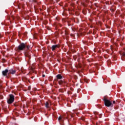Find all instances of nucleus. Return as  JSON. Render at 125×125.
<instances>
[{"instance_id": "nucleus-1", "label": "nucleus", "mask_w": 125, "mask_h": 125, "mask_svg": "<svg viewBox=\"0 0 125 125\" xmlns=\"http://www.w3.org/2000/svg\"><path fill=\"white\" fill-rule=\"evenodd\" d=\"M104 105L105 106H106V107L114 106V104H113V103H112V101L107 99V98L104 97Z\"/></svg>"}, {"instance_id": "nucleus-2", "label": "nucleus", "mask_w": 125, "mask_h": 125, "mask_svg": "<svg viewBox=\"0 0 125 125\" xmlns=\"http://www.w3.org/2000/svg\"><path fill=\"white\" fill-rule=\"evenodd\" d=\"M16 51L19 52V51H22L23 50H26V44L24 43H21L17 48H16Z\"/></svg>"}, {"instance_id": "nucleus-3", "label": "nucleus", "mask_w": 125, "mask_h": 125, "mask_svg": "<svg viewBox=\"0 0 125 125\" xmlns=\"http://www.w3.org/2000/svg\"><path fill=\"white\" fill-rule=\"evenodd\" d=\"M15 96L13 94L9 95V97L7 100V102L8 104H12L14 102Z\"/></svg>"}, {"instance_id": "nucleus-4", "label": "nucleus", "mask_w": 125, "mask_h": 125, "mask_svg": "<svg viewBox=\"0 0 125 125\" xmlns=\"http://www.w3.org/2000/svg\"><path fill=\"white\" fill-rule=\"evenodd\" d=\"M61 35H64V36H67V35H69V30L65 28H62L61 30Z\"/></svg>"}, {"instance_id": "nucleus-5", "label": "nucleus", "mask_w": 125, "mask_h": 125, "mask_svg": "<svg viewBox=\"0 0 125 125\" xmlns=\"http://www.w3.org/2000/svg\"><path fill=\"white\" fill-rule=\"evenodd\" d=\"M59 47H60V45L59 44L53 45L51 47V49L52 51H55L56 49L59 48Z\"/></svg>"}, {"instance_id": "nucleus-6", "label": "nucleus", "mask_w": 125, "mask_h": 125, "mask_svg": "<svg viewBox=\"0 0 125 125\" xmlns=\"http://www.w3.org/2000/svg\"><path fill=\"white\" fill-rule=\"evenodd\" d=\"M9 71V75H10L11 74L12 75H15L16 74V70L13 69V68H11Z\"/></svg>"}, {"instance_id": "nucleus-7", "label": "nucleus", "mask_w": 125, "mask_h": 125, "mask_svg": "<svg viewBox=\"0 0 125 125\" xmlns=\"http://www.w3.org/2000/svg\"><path fill=\"white\" fill-rule=\"evenodd\" d=\"M58 120L61 125H64V120H63L62 117H59Z\"/></svg>"}, {"instance_id": "nucleus-8", "label": "nucleus", "mask_w": 125, "mask_h": 125, "mask_svg": "<svg viewBox=\"0 0 125 125\" xmlns=\"http://www.w3.org/2000/svg\"><path fill=\"white\" fill-rule=\"evenodd\" d=\"M8 73H9V71H8V69H6L5 70H3L2 72V74L4 76H7V74Z\"/></svg>"}, {"instance_id": "nucleus-9", "label": "nucleus", "mask_w": 125, "mask_h": 125, "mask_svg": "<svg viewBox=\"0 0 125 125\" xmlns=\"http://www.w3.org/2000/svg\"><path fill=\"white\" fill-rule=\"evenodd\" d=\"M56 78L57 80H62V79H63V77H62V76H61V74H58L56 76Z\"/></svg>"}, {"instance_id": "nucleus-10", "label": "nucleus", "mask_w": 125, "mask_h": 125, "mask_svg": "<svg viewBox=\"0 0 125 125\" xmlns=\"http://www.w3.org/2000/svg\"><path fill=\"white\" fill-rule=\"evenodd\" d=\"M44 104L46 108H49V103L48 102H46Z\"/></svg>"}, {"instance_id": "nucleus-11", "label": "nucleus", "mask_w": 125, "mask_h": 125, "mask_svg": "<svg viewBox=\"0 0 125 125\" xmlns=\"http://www.w3.org/2000/svg\"><path fill=\"white\" fill-rule=\"evenodd\" d=\"M63 81H62V80H61V81H59V84L60 85H61V84H63Z\"/></svg>"}, {"instance_id": "nucleus-12", "label": "nucleus", "mask_w": 125, "mask_h": 125, "mask_svg": "<svg viewBox=\"0 0 125 125\" xmlns=\"http://www.w3.org/2000/svg\"><path fill=\"white\" fill-rule=\"evenodd\" d=\"M26 50H29V49H30V45H26Z\"/></svg>"}, {"instance_id": "nucleus-13", "label": "nucleus", "mask_w": 125, "mask_h": 125, "mask_svg": "<svg viewBox=\"0 0 125 125\" xmlns=\"http://www.w3.org/2000/svg\"><path fill=\"white\" fill-rule=\"evenodd\" d=\"M104 58H105V59H107L108 58V57H109V55H104Z\"/></svg>"}, {"instance_id": "nucleus-14", "label": "nucleus", "mask_w": 125, "mask_h": 125, "mask_svg": "<svg viewBox=\"0 0 125 125\" xmlns=\"http://www.w3.org/2000/svg\"><path fill=\"white\" fill-rule=\"evenodd\" d=\"M122 57H123V58H125V52H123L122 53Z\"/></svg>"}, {"instance_id": "nucleus-15", "label": "nucleus", "mask_w": 125, "mask_h": 125, "mask_svg": "<svg viewBox=\"0 0 125 125\" xmlns=\"http://www.w3.org/2000/svg\"><path fill=\"white\" fill-rule=\"evenodd\" d=\"M110 10L112 12H114V11H115V9H113L112 8H111Z\"/></svg>"}, {"instance_id": "nucleus-16", "label": "nucleus", "mask_w": 125, "mask_h": 125, "mask_svg": "<svg viewBox=\"0 0 125 125\" xmlns=\"http://www.w3.org/2000/svg\"><path fill=\"white\" fill-rule=\"evenodd\" d=\"M106 52H107V53H110V50L109 49L106 50Z\"/></svg>"}, {"instance_id": "nucleus-17", "label": "nucleus", "mask_w": 125, "mask_h": 125, "mask_svg": "<svg viewBox=\"0 0 125 125\" xmlns=\"http://www.w3.org/2000/svg\"><path fill=\"white\" fill-rule=\"evenodd\" d=\"M116 104V101H113V102H112L113 105H114V104Z\"/></svg>"}, {"instance_id": "nucleus-18", "label": "nucleus", "mask_w": 125, "mask_h": 125, "mask_svg": "<svg viewBox=\"0 0 125 125\" xmlns=\"http://www.w3.org/2000/svg\"><path fill=\"white\" fill-rule=\"evenodd\" d=\"M14 105L15 106V107H18V104H14Z\"/></svg>"}, {"instance_id": "nucleus-19", "label": "nucleus", "mask_w": 125, "mask_h": 125, "mask_svg": "<svg viewBox=\"0 0 125 125\" xmlns=\"http://www.w3.org/2000/svg\"><path fill=\"white\" fill-rule=\"evenodd\" d=\"M2 62H3V63L5 62V59H2Z\"/></svg>"}, {"instance_id": "nucleus-20", "label": "nucleus", "mask_w": 125, "mask_h": 125, "mask_svg": "<svg viewBox=\"0 0 125 125\" xmlns=\"http://www.w3.org/2000/svg\"><path fill=\"white\" fill-rule=\"evenodd\" d=\"M0 99H3V96H0Z\"/></svg>"}, {"instance_id": "nucleus-21", "label": "nucleus", "mask_w": 125, "mask_h": 125, "mask_svg": "<svg viewBox=\"0 0 125 125\" xmlns=\"http://www.w3.org/2000/svg\"><path fill=\"white\" fill-rule=\"evenodd\" d=\"M70 36H71V37H75V35L74 34H70Z\"/></svg>"}, {"instance_id": "nucleus-22", "label": "nucleus", "mask_w": 125, "mask_h": 125, "mask_svg": "<svg viewBox=\"0 0 125 125\" xmlns=\"http://www.w3.org/2000/svg\"><path fill=\"white\" fill-rule=\"evenodd\" d=\"M44 77H45V75L44 74H43V75H42V77H43V78H44Z\"/></svg>"}, {"instance_id": "nucleus-23", "label": "nucleus", "mask_w": 125, "mask_h": 125, "mask_svg": "<svg viewBox=\"0 0 125 125\" xmlns=\"http://www.w3.org/2000/svg\"><path fill=\"white\" fill-rule=\"evenodd\" d=\"M28 89H29V90H30V89H31V86L28 87Z\"/></svg>"}, {"instance_id": "nucleus-24", "label": "nucleus", "mask_w": 125, "mask_h": 125, "mask_svg": "<svg viewBox=\"0 0 125 125\" xmlns=\"http://www.w3.org/2000/svg\"><path fill=\"white\" fill-rule=\"evenodd\" d=\"M56 1H59L60 0H55Z\"/></svg>"}, {"instance_id": "nucleus-25", "label": "nucleus", "mask_w": 125, "mask_h": 125, "mask_svg": "<svg viewBox=\"0 0 125 125\" xmlns=\"http://www.w3.org/2000/svg\"><path fill=\"white\" fill-rule=\"evenodd\" d=\"M82 121H84V118H82Z\"/></svg>"}, {"instance_id": "nucleus-26", "label": "nucleus", "mask_w": 125, "mask_h": 125, "mask_svg": "<svg viewBox=\"0 0 125 125\" xmlns=\"http://www.w3.org/2000/svg\"><path fill=\"white\" fill-rule=\"evenodd\" d=\"M94 113L95 114V115H96V112H94Z\"/></svg>"}, {"instance_id": "nucleus-27", "label": "nucleus", "mask_w": 125, "mask_h": 125, "mask_svg": "<svg viewBox=\"0 0 125 125\" xmlns=\"http://www.w3.org/2000/svg\"><path fill=\"white\" fill-rule=\"evenodd\" d=\"M68 26H71V24H68Z\"/></svg>"}, {"instance_id": "nucleus-28", "label": "nucleus", "mask_w": 125, "mask_h": 125, "mask_svg": "<svg viewBox=\"0 0 125 125\" xmlns=\"http://www.w3.org/2000/svg\"><path fill=\"white\" fill-rule=\"evenodd\" d=\"M28 57H29L30 58V56H28Z\"/></svg>"}, {"instance_id": "nucleus-29", "label": "nucleus", "mask_w": 125, "mask_h": 125, "mask_svg": "<svg viewBox=\"0 0 125 125\" xmlns=\"http://www.w3.org/2000/svg\"><path fill=\"white\" fill-rule=\"evenodd\" d=\"M111 50H112V47H111Z\"/></svg>"}, {"instance_id": "nucleus-30", "label": "nucleus", "mask_w": 125, "mask_h": 125, "mask_svg": "<svg viewBox=\"0 0 125 125\" xmlns=\"http://www.w3.org/2000/svg\"><path fill=\"white\" fill-rule=\"evenodd\" d=\"M31 79H33V77H31Z\"/></svg>"}]
</instances>
